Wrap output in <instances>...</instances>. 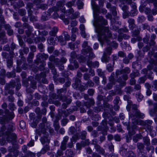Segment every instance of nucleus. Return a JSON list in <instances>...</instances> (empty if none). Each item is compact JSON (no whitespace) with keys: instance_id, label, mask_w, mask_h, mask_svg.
Returning a JSON list of instances; mask_svg holds the SVG:
<instances>
[{"instance_id":"42","label":"nucleus","mask_w":157,"mask_h":157,"mask_svg":"<svg viewBox=\"0 0 157 157\" xmlns=\"http://www.w3.org/2000/svg\"><path fill=\"white\" fill-rule=\"evenodd\" d=\"M129 117L130 119L132 120V123L134 124H139V120L136 118V117Z\"/></svg>"},{"instance_id":"15","label":"nucleus","mask_w":157,"mask_h":157,"mask_svg":"<svg viewBox=\"0 0 157 157\" xmlns=\"http://www.w3.org/2000/svg\"><path fill=\"white\" fill-rule=\"evenodd\" d=\"M87 64L90 67L97 68L99 66V63L97 61L92 62L91 61L88 60L87 62Z\"/></svg>"},{"instance_id":"57","label":"nucleus","mask_w":157,"mask_h":157,"mask_svg":"<svg viewBox=\"0 0 157 157\" xmlns=\"http://www.w3.org/2000/svg\"><path fill=\"white\" fill-rule=\"evenodd\" d=\"M63 33L65 40H68L70 39V36L68 34L67 32L64 31L63 32Z\"/></svg>"},{"instance_id":"10","label":"nucleus","mask_w":157,"mask_h":157,"mask_svg":"<svg viewBox=\"0 0 157 157\" xmlns=\"http://www.w3.org/2000/svg\"><path fill=\"white\" fill-rule=\"evenodd\" d=\"M42 134H43V136L41 138L40 141L43 145H47L50 142V140L48 138V133L46 132Z\"/></svg>"},{"instance_id":"2","label":"nucleus","mask_w":157,"mask_h":157,"mask_svg":"<svg viewBox=\"0 0 157 157\" xmlns=\"http://www.w3.org/2000/svg\"><path fill=\"white\" fill-rule=\"evenodd\" d=\"M15 129L14 124L10 123L6 131V128L4 125L2 127L0 131V135H3L7 141L8 143H11L13 145L16 144L17 142V135L15 133L12 132Z\"/></svg>"},{"instance_id":"53","label":"nucleus","mask_w":157,"mask_h":157,"mask_svg":"<svg viewBox=\"0 0 157 157\" xmlns=\"http://www.w3.org/2000/svg\"><path fill=\"white\" fill-rule=\"evenodd\" d=\"M69 121L68 119L66 118L63 119L61 121V124L62 126H65Z\"/></svg>"},{"instance_id":"35","label":"nucleus","mask_w":157,"mask_h":157,"mask_svg":"<svg viewBox=\"0 0 157 157\" xmlns=\"http://www.w3.org/2000/svg\"><path fill=\"white\" fill-rule=\"evenodd\" d=\"M48 101L50 104H55L57 106H60V103L58 101H52L51 99H49Z\"/></svg>"},{"instance_id":"39","label":"nucleus","mask_w":157,"mask_h":157,"mask_svg":"<svg viewBox=\"0 0 157 157\" xmlns=\"http://www.w3.org/2000/svg\"><path fill=\"white\" fill-rule=\"evenodd\" d=\"M153 45H152L151 44H150V43H149V44H147L146 46L143 48V52H147L151 49V46Z\"/></svg>"},{"instance_id":"56","label":"nucleus","mask_w":157,"mask_h":157,"mask_svg":"<svg viewBox=\"0 0 157 157\" xmlns=\"http://www.w3.org/2000/svg\"><path fill=\"white\" fill-rule=\"evenodd\" d=\"M137 9H132L129 13L131 16H134L137 14Z\"/></svg>"},{"instance_id":"5","label":"nucleus","mask_w":157,"mask_h":157,"mask_svg":"<svg viewBox=\"0 0 157 157\" xmlns=\"http://www.w3.org/2000/svg\"><path fill=\"white\" fill-rule=\"evenodd\" d=\"M92 49L90 47H88L87 49H83L82 51V54L84 56L86 55L89 53V56H81L78 58V61L80 62H84L88 60H90L92 59L95 57V56L92 52Z\"/></svg>"},{"instance_id":"8","label":"nucleus","mask_w":157,"mask_h":157,"mask_svg":"<svg viewBox=\"0 0 157 157\" xmlns=\"http://www.w3.org/2000/svg\"><path fill=\"white\" fill-rule=\"evenodd\" d=\"M109 32L111 33V36L110 37H109L107 35V33H106V34H105V38L103 40H102L101 41H100L99 40V35L98 33H98V40L100 41V44L102 46V47L103 46V44L104 43L106 42L108 44H110V41L109 40L108 38H112V39H116L117 37V34H114L113 36H112V35L111 33V32L109 30Z\"/></svg>"},{"instance_id":"22","label":"nucleus","mask_w":157,"mask_h":157,"mask_svg":"<svg viewBox=\"0 0 157 157\" xmlns=\"http://www.w3.org/2000/svg\"><path fill=\"white\" fill-rule=\"evenodd\" d=\"M132 67L133 68L138 70L141 69L142 68L141 64L138 61L133 62L132 63Z\"/></svg>"},{"instance_id":"21","label":"nucleus","mask_w":157,"mask_h":157,"mask_svg":"<svg viewBox=\"0 0 157 157\" xmlns=\"http://www.w3.org/2000/svg\"><path fill=\"white\" fill-rule=\"evenodd\" d=\"M89 144V142L88 140L85 141H82L80 143H77L76 144L77 147H82L87 146Z\"/></svg>"},{"instance_id":"38","label":"nucleus","mask_w":157,"mask_h":157,"mask_svg":"<svg viewBox=\"0 0 157 157\" xmlns=\"http://www.w3.org/2000/svg\"><path fill=\"white\" fill-rule=\"evenodd\" d=\"M152 122V121L149 120L147 121H143L140 120L139 124H140L144 126L145 127L147 123L151 124Z\"/></svg>"},{"instance_id":"28","label":"nucleus","mask_w":157,"mask_h":157,"mask_svg":"<svg viewBox=\"0 0 157 157\" xmlns=\"http://www.w3.org/2000/svg\"><path fill=\"white\" fill-rule=\"evenodd\" d=\"M143 137V136L140 134H136L133 137V141L135 143H136L139 139H141Z\"/></svg>"},{"instance_id":"33","label":"nucleus","mask_w":157,"mask_h":157,"mask_svg":"<svg viewBox=\"0 0 157 157\" xmlns=\"http://www.w3.org/2000/svg\"><path fill=\"white\" fill-rule=\"evenodd\" d=\"M114 73H112L111 76L109 77V81L112 83H114L115 81L117 82V81L116 79V75L115 76V77H114Z\"/></svg>"},{"instance_id":"40","label":"nucleus","mask_w":157,"mask_h":157,"mask_svg":"<svg viewBox=\"0 0 157 157\" xmlns=\"http://www.w3.org/2000/svg\"><path fill=\"white\" fill-rule=\"evenodd\" d=\"M40 56L42 57V59L43 60H45L48 59V55L45 54L44 53L42 54H38V58H39Z\"/></svg>"},{"instance_id":"23","label":"nucleus","mask_w":157,"mask_h":157,"mask_svg":"<svg viewBox=\"0 0 157 157\" xmlns=\"http://www.w3.org/2000/svg\"><path fill=\"white\" fill-rule=\"evenodd\" d=\"M109 57L107 56L105 52H104L103 56L101 58L102 62L107 63L109 62Z\"/></svg>"},{"instance_id":"43","label":"nucleus","mask_w":157,"mask_h":157,"mask_svg":"<svg viewBox=\"0 0 157 157\" xmlns=\"http://www.w3.org/2000/svg\"><path fill=\"white\" fill-rule=\"evenodd\" d=\"M38 8L41 9L43 10H46L48 8V5L46 4H39L37 6Z\"/></svg>"},{"instance_id":"51","label":"nucleus","mask_w":157,"mask_h":157,"mask_svg":"<svg viewBox=\"0 0 157 157\" xmlns=\"http://www.w3.org/2000/svg\"><path fill=\"white\" fill-rule=\"evenodd\" d=\"M2 136L3 137H2V139L0 138V144H1V145H5L7 143H6V139L5 138H4L3 137V135H2L1 136L0 135V136Z\"/></svg>"},{"instance_id":"24","label":"nucleus","mask_w":157,"mask_h":157,"mask_svg":"<svg viewBox=\"0 0 157 157\" xmlns=\"http://www.w3.org/2000/svg\"><path fill=\"white\" fill-rule=\"evenodd\" d=\"M58 114L59 116V117L61 118L63 114L65 116L67 117L68 115V112L67 110H62L60 109H58Z\"/></svg>"},{"instance_id":"55","label":"nucleus","mask_w":157,"mask_h":157,"mask_svg":"<svg viewBox=\"0 0 157 157\" xmlns=\"http://www.w3.org/2000/svg\"><path fill=\"white\" fill-rule=\"evenodd\" d=\"M77 5L78 9H82L83 7L84 3L82 1L78 0L77 2Z\"/></svg>"},{"instance_id":"17","label":"nucleus","mask_w":157,"mask_h":157,"mask_svg":"<svg viewBox=\"0 0 157 157\" xmlns=\"http://www.w3.org/2000/svg\"><path fill=\"white\" fill-rule=\"evenodd\" d=\"M128 23L129 24V27L130 29L133 30L135 28L136 25L135 24V20L133 19H129L128 20Z\"/></svg>"},{"instance_id":"31","label":"nucleus","mask_w":157,"mask_h":157,"mask_svg":"<svg viewBox=\"0 0 157 157\" xmlns=\"http://www.w3.org/2000/svg\"><path fill=\"white\" fill-rule=\"evenodd\" d=\"M34 54L33 52H30L27 57V60L29 63H31L33 61V59L34 57Z\"/></svg>"},{"instance_id":"30","label":"nucleus","mask_w":157,"mask_h":157,"mask_svg":"<svg viewBox=\"0 0 157 157\" xmlns=\"http://www.w3.org/2000/svg\"><path fill=\"white\" fill-rule=\"evenodd\" d=\"M18 39L19 41V43L21 47H24L25 46V44L23 41L22 39V38L21 36L20 35H17Z\"/></svg>"},{"instance_id":"59","label":"nucleus","mask_w":157,"mask_h":157,"mask_svg":"<svg viewBox=\"0 0 157 157\" xmlns=\"http://www.w3.org/2000/svg\"><path fill=\"white\" fill-rule=\"evenodd\" d=\"M2 56L3 58L6 59H9L10 58V54L6 52H2Z\"/></svg>"},{"instance_id":"46","label":"nucleus","mask_w":157,"mask_h":157,"mask_svg":"<svg viewBox=\"0 0 157 157\" xmlns=\"http://www.w3.org/2000/svg\"><path fill=\"white\" fill-rule=\"evenodd\" d=\"M15 73L14 72H7L6 75L8 78H14L15 76Z\"/></svg>"},{"instance_id":"50","label":"nucleus","mask_w":157,"mask_h":157,"mask_svg":"<svg viewBox=\"0 0 157 157\" xmlns=\"http://www.w3.org/2000/svg\"><path fill=\"white\" fill-rule=\"evenodd\" d=\"M144 144L147 146H148L150 144V139L147 137H144L143 138Z\"/></svg>"},{"instance_id":"34","label":"nucleus","mask_w":157,"mask_h":157,"mask_svg":"<svg viewBox=\"0 0 157 157\" xmlns=\"http://www.w3.org/2000/svg\"><path fill=\"white\" fill-rule=\"evenodd\" d=\"M156 37V36L154 34H153L151 35L149 42L150 44H151L152 45H154L155 44V43L154 41V40L155 39Z\"/></svg>"},{"instance_id":"63","label":"nucleus","mask_w":157,"mask_h":157,"mask_svg":"<svg viewBox=\"0 0 157 157\" xmlns=\"http://www.w3.org/2000/svg\"><path fill=\"white\" fill-rule=\"evenodd\" d=\"M35 112L36 113L39 115V118L40 119L41 116V110L40 108L39 107L36 108L35 109Z\"/></svg>"},{"instance_id":"54","label":"nucleus","mask_w":157,"mask_h":157,"mask_svg":"<svg viewBox=\"0 0 157 157\" xmlns=\"http://www.w3.org/2000/svg\"><path fill=\"white\" fill-rule=\"evenodd\" d=\"M150 36L149 34H146L145 36L143 38V42L146 44H147L149 40Z\"/></svg>"},{"instance_id":"11","label":"nucleus","mask_w":157,"mask_h":157,"mask_svg":"<svg viewBox=\"0 0 157 157\" xmlns=\"http://www.w3.org/2000/svg\"><path fill=\"white\" fill-rule=\"evenodd\" d=\"M39 130L36 129L35 131V132L38 134L40 136L41 133H44L47 132L45 128V124L43 123H40L39 124Z\"/></svg>"},{"instance_id":"58","label":"nucleus","mask_w":157,"mask_h":157,"mask_svg":"<svg viewBox=\"0 0 157 157\" xmlns=\"http://www.w3.org/2000/svg\"><path fill=\"white\" fill-rule=\"evenodd\" d=\"M94 83L91 80L89 79L86 83V86H89L90 87H92L94 86Z\"/></svg>"},{"instance_id":"49","label":"nucleus","mask_w":157,"mask_h":157,"mask_svg":"<svg viewBox=\"0 0 157 157\" xmlns=\"http://www.w3.org/2000/svg\"><path fill=\"white\" fill-rule=\"evenodd\" d=\"M146 79L147 78L146 77H142L139 78L138 82L139 84L143 83Z\"/></svg>"},{"instance_id":"37","label":"nucleus","mask_w":157,"mask_h":157,"mask_svg":"<svg viewBox=\"0 0 157 157\" xmlns=\"http://www.w3.org/2000/svg\"><path fill=\"white\" fill-rule=\"evenodd\" d=\"M119 6L121 8V9L123 10L124 13H126L128 11L129 7L126 5L121 4Z\"/></svg>"},{"instance_id":"25","label":"nucleus","mask_w":157,"mask_h":157,"mask_svg":"<svg viewBox=\"0 0 157 157\" xmlns=\"http://www.w3.org/2000/svg\"><path fill=\"white\" fill-rule=\"evenodd\" d=\"M69 139V137L67 136H65L63 138V140L61 142L60 147H66L67 141Z\"/></svg>"},{"instance_id":"13","label":"nucleus","mask_w":157,"mask_h":157,"mask_svg":"<svg viewBox=\"0 0 157 157\" xmlns=\"http://www.w3.org/2000/svg\"><path fill=\"white\" fill-rule=\"evenodd\" d=\"M14 53L13 51H11L10 53V59L6 60L7 65L9 68L12 67L13 64V58L14 57Z\"/></svg>"},{"instance_id":"36","label":"nucleus","mask_w":157,"mask_h":157,"mask_svg":"<svg viewBox=\"0 0 157 157\" xmlns=\"http://www.w3.org/2000/svg\"><path fill=\"white\" fill-rule=\"evenodd\" d=\"M140 75L139 73L136 71V72H132L129 75V76L131 78H134L136 76H139Z\"/></svg>"},{"instance_id":"44","label":"nucleus","mask_w":157,"mask_h":157,"mask_svg":"<svg viewBox=\"0 0 157 157\" xmlns=\"http://www.w3.org/2000/svg\"><path fill=\"white\" fill-rule=\"evenodd\" d=\"M23 28L24 29H27V30H29L33 29L32 26L26 23H24L23 24Z\"/></svg>"},{"instance_id":"62","label":"nucleus","mask_w":157,"mask_h":157,"mask_svg":"<svg viewBox=\"0 0 157 157\" xmlns=\"http://www.w3.org/2000/svg\"><path fill=\"white\" fill-rule=\"evenodd\" d=\"M2 27L4 28L6 30L11 28V27L9 24H6L5 23L4 24H2L1 26Z\"/></svg>"},{"instance_id":"16","label":"nucleus","mask_w":157,"mask_h":157,"mask_svg":"<svg viewBox=\"0 0 157 157\" xmlns=\"http://www.w3.org/2000/svg\"><path fill=\"white\" fill-rule=\"evenodd\" d=\"M16 85L15 82L14 80H11L9 83L6 84L5 88V90H8L11 88H14Z\"/></svg>"},{"instance_id":"41","label":"nucleus","mask_w":157,"mask_h":157,"mask_svg":"<svg viewBox=\"0 0 157 157\" xmlns=\"http://www.w3.org/2000/svg\"><path fill=\"white\" fill-rule=\"evenodd\" d=\"M133 90V89L132 87L131 86H128L126 87L124 89V91L126 93L129 94H131Z\"/></svg>"},{"instance_id":"47","label":"nucleus","mask_w":157,"mask_h":157,"mask_svg":"<svg viewBox=\"0 0 157 157\" xmlns=\"http://www.w3.org/2000/svg\"><path fill=\"white\" fill-rule=\"evenodd\" d=\"M14 4L17 8L21 7L24 6L23 2L22 1H19L18 2L15 3Z\"/></svg>"},{"instance_id":"61","label":"nucleus","mask_w":157,"mask_h":157,"mask_svg":"<svg viewBox=\"0 0 157 157\" xmlns=\"http://www.w3.org/2000/svg\"><path fill=\"white\" fill-rule=\"evenodd\" d=\"M9 109L11 111L14 110L16 109L14 104L13 103H10L8 105Z\"/></svg>"},{"instance_id":"7","label":"nucleus","mask_w":157,"mask_h":157,"mask_svg":"<svg viewBox=\"0 0 157 157\" xmlns=\"http://www.w3.org/2000/svg\"><path fill=\"white\" fill-rule=\"evenodd\" d=\"M76 128L74 126L70 127L69 131L71 135H74L72 137L75 143L76 140L79 139V133L80 132L81 129L79 127L77 126V123L75 124Z\"/></svg>"},{"instance_id":"4","label":"nucleus","mask_w":157,"mask_h":157,"mask_svg":"<svg viewBox=\"0 0 157 157\" xmlns=\"http://www.w3.org/2000/svg\"><path fill=\"white\" fill-rule=\"evenodd\" d=\"M130 72V69L128 67H126L121 70H117L115 72L116 80L119 82L123 83L124 86L125 85L126 82L124 81H125L128 79V74Z\"/></svg>"},{"instance_id":"12","label":"nucleus","mask_w":157,"mask_h":157,"mask_svg":"<svg viewBox=\"0 0 157 157\" xmlns=\"http://www.w3.org/2000/svg\"><path fill=\"white\" fill-rule=\"evenodd\" d=\"M151 62V64L147 66L148 69L149 70L153 69L154 71L157 72V60H152Z\"/></svg>"},{"instance_id":"27","label":"nucleus","mask_w":157,"mask_h":157,"mask_svg":"<svg viewBox=\"0 0 157 157\" xmlns=\"http://www.w3.org/2000/svg\"><path fill=\"white\" fill-rule=\"evenodd\" d=\"M154 109H152L150 110L149 113L151 116H153L156 112H157V105L156 104H154Z\"/></svg>"},{"instance_id":"32","label":"nucleus","mask_w":157,"mask_h":157,"mask_svg":"<svg viewBox=\"0 0 157 157\" xmlns=\"http://www.w3.org/2000/svg\"><path fill=\"white\" fill-rule=\"evenodd\" d=\"M86 134V132L85 131H82L81 132H80L79 133V138H80L82 139H85Z\"/></svg>"},{"instance_id":"20","label":"nucleus","mask_w":157,"mask_h":157,"mask_svg":"<svg viewBox=\"0 0 157 157\" xmlns=\"http://www.w3.org/2000/svg\"><path fill=\"white\" fill-rule=\"evenodd\" d=\"M59 11V9L55 6H53L50 8L48 10V15L50 17H51V14L54 12L58 11Z\"/></svg>"},{"instance_id":"1","label":"nucleus","mask_w":157,"mask_h":157,"mask_svg":"<svg viewBox=\"0 0 157 157\" xmlns=\"http://www.w3.org/2000/svg\"><path fill=\"white\" fill-rule=\"evenodd\" d=\"M91 6L93 11V17L94 20L93 21V25L95 27V31L98 33L99 39L100 41L103 40L105 37L106 33L109 37L111 36V34L109 32V29L102 25H106L107 24V21L102 16H99V13L101 12L103 14L106 13L107 11L105 9H100L99 7L95 4L94 1H91Z\"/></svg>"},{"instance_id":"19","label":"nucleus","mask_w":157,"mask_h":157,"mask_svg":"<svg viewBox=\"0 0 157 157\" xmlns=\"http://www.w3.org/2000/svg\"><path fill=\"white\" fill-rule=\"evenodd\" d=\"M81 80L78 78H76L75 79V82L74 83L72 84L73 88L76 90H78V88L81 84Z\"/></svg>"},{"instance_id":"14","label":"nucleus","mask_w":157,"mask_h":157,"mask_svg":"<svg viewBox=\"0 0 157 157\" xmlns=\"http://www.w3.org/2000/svg\"><path fill=\"white\" fill-rule=\"evenodd\" d=\"M65 1L64 0H61L59 1L56 3V6H57V7L59 9V10L60 9L62 10V11H65V8L64 6L65 3Z\"/></svg>"},{"instance_id":"29","label":"nucleus","mask_w":157,"mask_h":157,"mask_svg":"<svg viewBox=\"0 0 157 157\" xmlns=\"http://www.w3.org/2000/svg\"><path fill=\"white\" fill-rule=\"evenodd\" d=\"M60 100L63 101H66L67 104H69L71 102L72 100L71 98L67 99L65 97L61 96L60 97Z\"/></svg>"},{"instance_id":"9","label":"nucleus","mask_w":157,"mask_h":157,"mask_svg":"<svg viewBox=\"0 0 157 157\" xmlns=\"http://www.w3.org/2000/svg\"><path fill=\"white\" fill-rule=\"evenodd\" d=\"M133 117H138L143 119L144 117V114L140 113L139 110L131 111L129 113V117L133 118Z\"/></svg>"},{"instance_id":"45","label":"nucleus","mask_w":157,"mask_h":157,"mask_svg":"<svg viewBox=\"0 0 157 157\" xmlns=\"http://www.w3.org/2000/svg\"><path fill=\"white\" fill-rule=\"evenodd\" d=\"M97 72L98 75L100 77H102L105 76L104 72L101 69H97Z\"/></svg>"},{"instance_id":"64","label":"nucleus","mask_w":157,"mask_h":157,"mask_svg":"<svg viewBox=\"0 0 157 157\" xmlns=\"http://www.w3.org/2000/svg\"><path fill=\"white\" fill-rule=\"evenodd\" d=\"M18 13L21 16H23L26 13V12L25 10L20 9L18 10Z\"/></svg>"},{"instance_id":"6","label":"nucleus","mask_w":157,"mask_h":157,"mask_svg":"<svg viewBox=\"0 0 157 157\" xmlns=\"http://www.w3.org/2000/svg\"><path fill=\"white\" fill-rule=\"evenodd\" d=\"M6 115L0 117V123L4 124L6 122L12 119L14 117V114L13 112H10L8 109L5 111Z\"/></svg>"},{"instance_id":"48","label":"nucleus","mask_w":157,"mask_h":157,"mask_svg":"<svg viewBox=\"0 0 157 157\" xmlns=\"http://www.w3.org/2000/svg\"><path fill=\"white\" fill-rule=\"evenodd\" d=\"M51 36H50L49 39H48V42L50 45H54L55 44V42L52 37Z\"/></svg>"},{"instance_id":"52","label":"nucleus","mask_w":157,"mask_h":157,"mask_svg":"<svg viewBox=\"0 0 157 157\" xmlns=\"http://www.w3.org/2000/svg\"><path fill=\"white\" fill-rule=\"evenodd\" d=\"M140 31L138 29H135L132 32V36L133 37H137L139 35Z\"/></svg>"},{"instance_id":"18","label":"nucleus","mask_w":157,"mask_h":157,"mask_svg":"<svg viewBox=\"0 0 157 157\" xmlns=\"http://www.w3.org/2000/svg\"><path fill=\"white\" fill-rule=\"evenodd\" d=\"M59 117L57 116L56 117V119L54 122V126L56 131H58L60 128L59 121L60 119Z\"/></svg>"},{"instance_id":"26","label":"nucleus","mask_w":157,"mask_h":157,"mask_svg":"<svg viewBox=\"0 0 157 157\" xmlns=\"http://www.w3.org/2000/svg\"><path fill=\"white\" fill-rule=\"evenodd\" d=\"M58 31V29L57 27H54L52 28V30L49 32V34L51 36H55L56 35Z\"/></svg>"},{"instance_id":"60","label":"nucleus","mask_w":157,"mask_h":157,"mask_svg":"<svg viewBox=\"0 0 157 157\" xmlns=\"http://www.w3.org/2000/svg\"><path fill=\"white\" fill-rule=\"evenodd\" d=\"M35 26L36 28L39 29H43L45 28L41 24L38 23H36L35 24Z\"/></svg>"},{"instance_id":"3","label":"nucleus","mask_w":157,"mask_h":157,"mask_svg":"<svg viewBox=\"0 0 157 157\" xmlns=\"http://www.w3.org/2000/svg\"><path fill=\"white\" fill-rule=\"evenodd\" d=\"M76 0H72V1L68 2L66 4V6L69 9L65 11L64 14L61 15L60 18L63 20V22L66 25L69 24V20L74 19L78 17L79 13L78 12H76L75 13L73 9L71 8L72 6H74L75 2Z\"/></svg>"}]
</instances>
